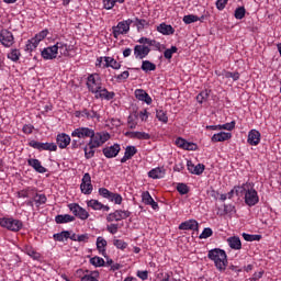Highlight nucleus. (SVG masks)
Listing matches in <instances>:
<instances>
[{
    "label": "nucleus",
    "instance_id": "obj_7",
    "mask_svg": "<svg viewBox=\"0 0 281 281\" xmlns=\"http://www.w3.org/2000/svg\"><path fill=\"white\" fill-rule=\"evenodd\" d=\"M29 146H31V148H35L36 150H50V151L58 150V146L54 143H41L36 140H31L29 143Z\"/></svg>",
    "mask_w": 281,
    "mask_h": 281
},
{
    "label": "nucleus",
    "instance_id": "obj_25",
    "mask_svg": "<svg viewBox=\"0 0 281 281\" xmlns=\"http://www.w3.org/2000/svg\"><path fill=\"white\" fill-rule=\"evenodd\" d=\"M72 221H76V216H72V215H69V214L57 215L55 217V223H57L58 225H60L63 223H72Z\"/></svg>",
    "mask_w": 281,
    "mask_h": 281
},
{
    "label": "nucleus",
    "instance_id": "obj_63",
    "mask_svg": "<svg viewBox=\"0 0 281 281\" xmlns=\"http://www.w3.org/2000/svg\"><path fill=\"white\" fill-rule=\"evenodd\" d=\"M80 189L83 194H91V192H93V184H90L89 187V183H86L85 189L83 188H80Z\"/></svg>",
    "mask_w": 281,
    "mask_h": 281
},
{
    "label": "nucleus",
    "instance_id": "obj_20",
    "mask_svg": "<svg viewBox=\"0 0 281 281\" xmlns=\"http://www.w3.org/2000/svg\"><path fill=\"white\" fill-rule=\"evenodd\" d=\"M68 144H71V137L69 135L65 133L57 135V146L59 148H67Z\"/></svg>",
    "mask_w": 281,
    "mask_h": 281
},
{
    "label": "nucleus",
    "instance_id": "obj_39",
    "mask_svg": "<svg viewBox=\"0 0 281 281\" xmlns=\"http://www.w3.org/2000/svg\"><path fill=\"white\" fill-rule=\"evenodd\" d=\"M156 116H157V120H159V122H162L164 124H168V115L164 110H157Z\"/></svg>",
    "mask_w": 281,
    "mask_h": 281
},
{
    "label": "nucleus",
    "instance_id": "obj_36",
    "mask_svg": "<svg viewBox=\"0 0 281 281\" xmlns=\"http://www.w3.org/2000/svg\"><path fill=\"white\" fill-rule=\"evenodd\" d=\"M243 238L247 243H254V240H261L262 239V235H249L247 233H243Z\"/></svg>",
    "mask_w": 281,
    "mask_h": 281
},
{
    "label": "nucleus",
    "instance_id": "obj_21",
    "mask_svg": "<svg viewBox=\"0 0 281 281\" xmlns=\"http://www.w3.org/2000/svg\"><path fill=\"white\" fill-rule=\"evenodd\" d=\"M157 32L164 34V36H170L171 34H175V27L170 24L161 23L157 26Z\"/></svg>",
    "mask_w": 281,
    "mask_h": 281
},
{
    "label": "nucleus",
    "instance_id": "obj_23",
    "mask_svg": "<svg viewBox=\"0 0 281 281\" xmlns=\"http://www.w3.org/2000/svg\"><path fill=\"white\" fill-rule=\"evenodd\" d=\"M227 243L231 249H235V250L243 249V243L240 241V237L238 236L228 237Z\"/></svg>",
    "mask_w": 281,
    "mask_h": 281
},
{
    "label": "nucleus",
    "instance_id": "obj_43",
    "mask_svg": "<svg viewBox=\"0 0 281 281\" xmlns=\"http://www.w3.org/2000/svg\"><path fill=\"white\" fill-rule=\"evenodd\" d=\"M8 58H10V60H13V63H16V60H19V58H21V52H19V49H12L8 54Z\"/></svg>",
    "mask_w": 281,
    "mask_h": 281
},
{
    "label": "nucleus",
    "instance_id": "obj_27",
    "mask_svg": "<svg viewBox=\"0 0 281 281\" xmlns=\"http://www.w3.org/2000/svg\"><path fill=\"white\" fill-rule=\"evenodd\" d=\"M54 47H57V54L59 52V54L61 56H68L69 55V45H67L66 43L63 42H57Z\"/></svg>",
    "mask_w": 281,
    "mask_h": 281
},
{
    "label": "nucleus",
    "instance_id": "obj_41",
    "mask_svg": "<svg viewBox=\"0 0 281 281\" xmlns=\"http://www.w3.org/2000/svg\"><path fill=\"white\" fill-rule=\"evenodd\" d=\"M113 245L116 249H122V251L128 247V244L122 239H114Z\"/></svg>",
    "mask_w": 281,
    "mask_h": 281
},
{
    "label": "nucleus",
    "instance_id": "obj_14",
    "mask_svg": "<svg viewBox=\"0 0 281 281\" xmlns=\"http://www.w3.org/2000/svg\"><path fill=\"white\" fill-rule=\"evenodd\" d=\"M179 229L199 232V222H196V220H189V221L182 222L179 225Z\"/></svg>",
    "mask_w": 281,
    "mask_h": 281
},
{
    "label": "nucleus",
    "instance_id": "obj_4",
    "mask_svg": "<svg viewBox=\"0 0 281 281\" xmlns=\"http://www.w3.org/2000/svg\"><path fill=\"white\" fill-rule=\"evenodd\" d=\"M87 86L89 91L98 93L102 89V82H100V75L93 74L88 77Z\"/></svg>",
    "mask_w": 281,
    "mask_h": 281
},
{
    "label": "nucleus",
    "instance_id": "obj_60",
    "mask_svg": "<svg viewBox=\"0 0 281 281\" xmlns=\"http://www.w3.org/2000/svg\"><path fill=\"white\" fill-rule=\"evenodd\" d=\"M80 146H82V138H75L71 140V148L76 149V148H80Z\"/></svg>",
    "mask_w": 281,
    "mask_h": 281
},
{
    "label": "nucleus",
    "instance_id": "obj_46",
    "mask_svg": "<svg viewBox=\"0 0 281 281\" xmlns=\"http://www.w3.org/2000/svg\"><path fill=\"white\" fill-rule=\"evenodd\" d=\"M109 201L114 202L116 205H122L123 199L121 194L112 192Z\"/></svg>",
    "mask_w": 281,
    "mask_h": 281
},
{
    "label": "nucleus",
    "instance_id": "obj_58",
    "mask_svg": "<svg viewBox=\"0 0 281 281\" xmlns=\"http://www.w3.org/2000/svg\"><path fill=\"white\" fill-rule=\"evenodd\" d=\"M199 146L194 143H190L187 140V143H184V147L183 150H198Z\"/></svg>",
    "mask_w": 281,
    "mask_h": 281
},
{
    "label": "nucleus",
    "instance_id": "obj_13",
    "mask_svg": "<svg viewBox=\"0 0 281 281\" xmlns=\"http://www.w3.org/2000/svg\"><path fill=\"white\" fill-rule=\"evenodd\" d=\"M56 56H58V47L54 45L42 50V57L44 60H54Z\"/></svg>",
    "mask_w": 281,
    "mask_h": 281
},
{
    "label": "nucleus",
    "instance_id": "obj_42",
    "mask_svg": "<svg viewBox=\"0 0 281 281\" xmlns=\"http://www.w3.org/2000/svg\"><path fill=\"white\" fill-rule=\"evenodd\" d=\"M234 128H236V121L218 125L220 131H234Z\"/></svg>",
    "mask_w": 281,
    "mask_h": 281
},
{
    "label": "nucleus",
    "instance_id": "obj_11",
    "mask_svg": "<svg viewBox=\"0 0 281 281\" xmlns=\"http://www.w3.org/2000/svg\"><path fill=\"white\" fill-rule=\"evenodd\" d=\"M149 54H150V47L146 45H136L134 47V56L139 60H144V58H146V56H148Z\"/></svg>",
    "mask_w": 281,
    "mask_h": 281
},
{
    "label": "nucleus",
    "instance_id": "obj_17",
    "mask_svg": "<svg viewBox=\"0 0 281 281\" xmlns=\"http://www.w3.org/2000/svg\"><path fill=\"white\" fill-rule=\"evenodd\" d=\"M135 98L142 102H146V104H153V98L144 89L135 90Z\"/></svg>",
    "mask_w": 281,
    "mask_h": 281
},
{
    "label": "nucleus",
    "instance_id": "obj_15",
    "mask_svg": "<svg viewBox=\"0 0 281 281\" xmlns=\"http://www.w3.org/2000/svg\"><path fill=\"white\" fill-rule=\"evenodd\" d=\"M187 168L191 175H203L205 170V165L198 164L196 166L193 165L192 160L187 161Z\"/></svg>",
    "mask_w": 281,
    "mask_h": 281
},
{
    "label": "nucleus",
    "instance_id": "obj_22",
    "mask_svg": "<svg viewBox=\"0 0 281 281\" xmlns=\"http://www.w3.org/2000/svg\"><path fill=\"white\" fill-rule=\"evenodd\" d=\"M125 137H131V139H150V134L146 132H126Z\"/></svg>",
    "mask_w": 281,
    "mask_h": 281
},
{
    "label": "nucleus",
    "instance_id": "obj_19",
    "mask_svg": "<svg viewBox=\"0 0 281 281\" xmlns=\"http://www.w3.org/2000/svg\"><path fill=\"white\" fill-rule=\"evenodd\" d=\"M27 164L29 166L34 168L35 171L40 172V175H44V172H47V168L43 167V165H41V160L38 159L31 158L27 160Z\"/></svg>",
    "mask_w": 281,
    "mask_h": 281
},
{
    "label": "nucleus",
    "instance_id": "obj_9",
    "mask_svg": "<svg viewBox=\"0 0 281 281\" xmlns=\"http://www.w3.org/2000/svg\"><path fill=\"white\" fill-rule=\"evenodd\" d=\"M259 198H258V191H256V189H250L248 191H246L245 193V203L246 205H249V207L256 205V203H258Z\"/></svg>",
    "mask_w": 281,
    "mask_h": 281
},
{
    "label": "nucleus",
    "instance_id": "obj_57",
    "mask_svg": "<svg viewBox=\"0 0 281 281\" xmlns=\"http://www.w3.org/2000/svg\"><path fill=\"white\" fill-rule=\"evenodd\" d=\"M36 47H38L37 42L32 38V41H29L26 44V52H33V49H36Z\"/></svg>",
    "mask_w": 281,
    "mask_h": 281
},
{
    "label": "nucleus",
    "instance_id": "obj_3",
    "mask_svg": "<svg viewBox=\"0 0 281 281\" xmlns=\"http://www.w3.org/2000/svg\"><path fill=\"white\" fill-rule=\"evenodd\" d=\"M0 226L10 229V232H19L23 227V222L14 218H0Z\"/></svg>",
    "mask_w": 281,
    "mask_h": 281
},
{
    "label": "nucleus",
    "instance_id": "obj_52",
    "mask_svg": "<svg viewBox=\"0 0 281 281\" xmlns=\"http://www.w3.org/2000/svg\"><path fill=\"white\" fill-rule=\"evenodd\" d=\"M212 234H214V232L212 231V228L206 227L203 229V232L201 233V235L199 236L200 239H205V238H210V236H212Z\"/></svg>",
    "mask_w": 281,
    "mask_h": 281
},
{
    "label": "nucleus",
    "instance_id": "obj_59",
    "mask_svg": "<svg viewBox=\"0 0 281 281\" xmlns=\"http://www.w3.org/2000/svg\"><path fill=\"white\" fill-rule=\"evenodd\" d=\"M149 47H156V49H158V52H161V47H162V49L166 48V46H162L161 43H159V42H157L155 40H151L149 42Z\"/></svg>",
    "mask_w": 281,
    "mask_h": 281
},
{
    "label": "nucleus",
    "instance_id": "obj_54",
    "mask_svg": "<svg viewBox=\"0 0 281 281\" xmlns=\"http://www.w3.org/2000/svg\"><path fill=\"white\" fill-rule=\"evenodd\" d=\"M35 203H38L40 205H43L47 203V196L45 194H36L34 198Z\"/></svg>",
    "mask_w": 281,
    "mask_h": 281
},
{
    "label": "nucleus",
    "instance_id": "obj_24",
    "mask_svg": "<svg viewBox=\"0 0 281 281\" xmlns=\"http://www.w3.org/2000/svg\"><path fill=\"white\" fill-rule=\"evenodd\" d=\"M227 139H232V133L220 132L212 136L211 142H227Z\"/></svg>",
    "mask_w": 281,
    "mask_h": 281
},
{
    "label": "nucleus",
    "instance_id": "obj_56",
    "mask_svg": "<svg viewBox=\"0 0 281 281\" xmlns=\"http://www.w3.org/2000/svg\"><path fill=\"white\" fill-rule=\"evenodd\" d=\"M115 7V0H103V8L105 10H113Z\"/></svg>",
    "mask_w": 281,
    "mask_h": 281
},
{
    "label": "nucleus",
    "instance_id": "obj_64",
    "mask_svg": "<svg viewBox=\"0 0 281 281\" xmlns=\"http://www.w3.org/2000/svg\"><path fill=\"white\" fill-rule=\"evenodd\" d=\"M186 143H187V140L184 138L178 137L176 139V146H178V148H182L183 149L184 146H186Z\"/></svg>",
    "mask_w": 281,
    "mask_h": 281
},
{
    "label": "nucleus",
    "instance_id": "obj_5",
    "mask_svg": "<svg viewBox=\"0 0 281 281\" xmlns=\"http://www.w3.org/2000/svg\"><path fill=\"white\" fill-rule=\"evenodd\" d=\"M133 23V20L128 19L126 21L119 22L116 26H113V36L114 38H117L120 34H127V32L131 30V24Z\"/></svg>",
    "mask_w": 281,
    "mask_h": 281
},
{
    "label": "nucleus",
    "instance_id": "obj_44",
    "mask_svg": "<svg viewBox=\"0 0 281 281\" xmlns=\"http://www.w3.org/2000/svg\"><path fill=\"white\" fill-rule=\"evenodd\" d=\"M135 25L137 26L138 32H142V30H144L149 24H148V21H146L144 19L139 20L136 18Z\"/></svg>",
    "mask_w": 281,
    "mask_h": 281
},
{
    "label": "nucleus",
    "instance_id": "obj_49",
    "mask_svg": "<svg viewBox=\"0 0 281 281\" xmlns=\"http://www.w3.org/2000/svg\"><path fill=\"white\" fill-rule=\"evenodd\" d=\"M177 191L179 194H188V192H190V188H188V184L186 183H178Z\"/></svg>",
    "mask_w": 281,
    "mask_h": 281
},
{
    "label": "nucleus",
    "instance_id": "obj_10",
    "mask_svg": "<svg viewBox=\"0 0 281 281\" xmlns=\"http://www.w3.org/2000/svg\"><path fill=\"white\" fill-rule=\"evenodd\" d=\"M93 132L94 131L89 127H79L71 133V137H78L79 139H85V137H93Z\"/></svg>",
    "mask_w": 281,
    "mask_h": 281
},
{
    "label": "nucleus",
    "instance_id": "obj_12",
    "mask_svg": "<svg viewBox=\"0 0 281 281\" xmlns=\"http://www.w3.org/2000/svg\"><path fill=\"white\" fill-rule=\"evenodd\" d=\"M120 150H122L120 144H114L110 147L103 148L102 153L106 159H113V157H117V155H120Z\"/></svg>",
    "mask_w": 281,
    "mask_h": 281
},
{
    "label": "nucleus",
    "instance_id": "obj_30",
    "mask_svg": "<svg viewBox=\"0 0 281 281\" xmlns=\"http://www.w3.org/2000/svg\"><path fill=\"white\" fill-rule=\"evenodd\" d=\"M204 19V15L199 18V15L189 14L183 16V23H186V25H190V23H196V21H203Z\"/></svg>",
    "mask_w": 281,
    "mask_h": 281
},
{
    "label": "nucleus",
    "instance_id": "obj_53",
    "mask_svg": "<svg viewBox=\"0 0 281 281\" xmlns=\"http://www.w3.org/2000/svg\"><path fill=\"white\" fill-rule=\"evenodd\" d=\"M224 76H225V78H232V80H234V81L240 79V74L238 71H236V72L225 71Z\"/></svg>",
    "mask_w": 281,
    "mask_h": 281
},
{
    "label": "nucleus",
    "instance_id": "obj_18",
    "mask_svg": "<svg viewBox=\"0 0 281 281\" xmlns=\"http://www.w3.org/2000/svg\"><path fill=\"white\" fill-rule=\"evenodd\" d=\"M135 155H137V147L136 146H127L125 148V154H124L123 158L121 159V164H126V161H128V159H133V157H135Z\"/></svg>",
    "mask_w": 281,
    "mask_h": 281
},
{
    "label": "nucleus",
    "instance_id": "obj_45",
    "mask_svg": "<svg viewBox=\"0 0 281 281\" xmlns=\"http://www.w3.org/2000/svg\"><path fill=\"white\" fill-rule=\"evenodd\" d=\"M47 34H49V31L43 30L42 32L35 35L33 41H36V43L40 44L41 41H43L44 38H47Z\"/></svg>",
    "mask_w": 281,
    "mask_h": 281
},
{
    "label": "nucleus",
    "instance_id": "obj_48",
    "mask_svg": "<svg viewBox=\"0 0 281 281\" xmlns=\"http://www.w3.org/2000/svg\"><path fill=\"white\" fill-rule=\"evenodd\" d=\"M246 10H245V7H238L236 10H235V19H245V14H246Z\"/></svg>",
    "mask_w": 281,
    "mask_h": 281
},
{
    "label": "nucleus",
    "instance_id": "obj_55",
    "mask_svg": "<svg viewBox=\"0 0 281 281\" xmlns=\"http://www.w3.org/2000/svg\"><path fill=\"white\" fill-rule=\"evenodd\" d=\"M112 193L113 192L109 191V189H106V188L99 189V194H100V196H103V199H111Z\"/></svg>",
    "mask_w": 281,
    "mask_h": 281
},
{
    "label": "nucleus",
    "instance_id": "obj_32",
    "mask_svg": "<svg viewBox=\"0 0 281 281\" xmlns=\"http://www.w3.org/2000/svg\"><path fill=\"white\" fill-rule=\"evenodd\" d=\"M105 67H111L112 69H120L122 64L117 63L113 57H104Z\"/></svg>",
    "mask_w": 281,
    "mask_h": 281
},
{
    "label": "nucleus",
    "instance_id": "obj_38",
    "mask_svg": "<svg viewBox=\"0 0 281 281\" xmlns=\"http://www.w3.org/2000/svg\"><path fill=\"white\" fill-rule=\"evenodd\" d=\"M177 52H179V48H177V46H171V48H167L165 52H164V57L167 59V60H170L172 58V54H177Z\"/></svg>",
    "mask_w": 281,
    "mask_h": 281
},
{
    "label": "nucleus",
    "instance_id": "obj_6",
    "mask_svg": "<svg viewBox=\"0 0 281 281\" xmlns=\"http://www.w3.org/2000/svg\"><path fill=\"white\" fill-rule=\"evenodd\" d=\"M68 207L77 218H80L81 221H87V218H89V212L80 206V204L71 203Z\"/></svg>",
    "mask_w": 281,
    "mask_h": 281
},
{
    "label": "nucleus",
    "instance_id": "obj_62",
    "mask_svg": "<svg viewBox=\"0 0 281 281\" xmlns=\"http://www.w3.org/2000/svg\"><path fill=\"white\" fill-rule=\"evenodd\" d=\"M83 150H85L86 159H91V157H93V155H95V150H93V149L89 150V147H87V146L83 148Z\"/></svg>",
    "mask_w": 281,
    "mask_h": 281
},
{
    "label": "nucleus",
    "instance_id": "obj_47",
    "mask_svg": "<svg viewBox=\"0 0 281 281\" xmlns=\"http://www.w3.org/2000/svg\"><path fill=\"white\" fill-rule=\"evenodd\" d=\"M209 98H210V92H207V90H205V91L200 92V93L196 95V101H198L200 104H203V101L207 100Z\"/></svg>",
    "mask_w": 281,
    "mask_h": 281
},
{
    "label": "nucleus",
    "instance_id": "obj_29",
    "mask_svg": "<svg viewBox=\"0 0 281 281\" xmlns=\"http://www.w3.org/2000/svg\"><path fill=\"white\" fill-rule=\"evenodd\" d=\"M86 272L89 274L83 276L81 278V281H98V278H100V272L98 270L95 271L86 270Z\"/></svg>",
    "mask_w": 281,
    "mask_h": 281
},
{
    "label": "nucleus",
    "instance_id": "obj_2",
    "mask_svg": "<svg viewBox=\"0 0 281 281\" xmlns=\"http://www.w3.org/2000/svg\"><path fill=\"white\" fill-rule=\"evenodd\" d=\"M111 139V134L104 133V132H99L95 133L93 132V135L90 136V140L88 143V147L90 150H93V148H100L103 144H106Z\"/></svg>",
    "mask_w": 281,
    "mask_h": 281
},
{
    "label": "nucleus",
    "instance_id": "obj_1",
    "mask_svg": "<svg viewBox=\"0 0 281 281\" xmlns=\"http://www.w3.org/2000/svg\"><path fill=\"white\" fill-rule=\"evenodd\" d=\"M209 258L215 262L216 269L220 271H225L227 267V254L225 250L221 248H214L209 251Z\"/></svg>",
    "mask_w": 281,
    "mask_h": 281
},
{
    "label": "nucleus",
    "instance_id": "obj_33",
    "mask_svg": "<svg viewBox=\"0 0 281 281\" xmlns=\"http://www.w3.org/2000/svg\"><path fill=\"white\" fill-rule=\"evenodd\" d=\"M99 97L103 98L104 100H113L115 98V92H110L106 88H101L99 91Z\"/></svg>",
    "mask_w": 281,
    "mask_h": 281
},
{
    "label": "nucleus",
    "instance_id": "obj_28",
    "mask_svg": "<svg viewBox=\"0 0 281 281\" xmlns=\"http://www.w3.org/2000/svg\"><path fill=\"white\" fill-rule=\"evenodd\" d=\"M164 175H166V171L159 167L151 169L148 172V177H150V179H164Z\"/></svg>",
    "mask_w": 281,
    "mask_h": 281
},
{
    "label": "nucleus",
    "instance_id": "obj_40",
    "mask_svg": "<svg viewBox=\"0 0 281 281\" xmlns=\"http://www.w3.org/2000/svg\"><path fill=\"white\" fill-rule=\"evenodd\" d=\"M88 207H91L92 210H102L103 204L98 200H90L87 202Z\"/></svg>",
    "mask_w": 281,
    "mask_h": 281
},
{
    "label": "nucleus",
    "instance_id": "obj_61",
    "mask_svg": "<svg viewBox=\"0 0 281 281\" xmlns=\"http://www.w3.org/2000/svg\"><path fill=\"white\" fill-rule=\"evenodd\" d=\"M108 232L110 234H117V229H120V225L117 224H111L106 227Z\"/></svg>",
    "mask_w": 281,
    "mask_h": 281
},
{
    "label": "nucleus",
    "instance_id": "obj_16",
    "mask_svg": "<svg viewBox=\"0 0 281 281\" xmlns=\"http://www.w3.org/2000/svg\"><path fill=\"white\" fill-rule=\"evenodd\" d=\"M260 132L257 131V130H251L249 133H248V144L250 146H258V144H260Z\"/></svg>",
    "mask_w": 281,
    "mask_h": 281
},
{
    "label": "nucleus",
    "instance_id": "obj_34",
    "mask_svg": "<svg viewBox=\"0 0 281 281\" xmlns=\"http://www.w3.org/2000/svg\"><path fill=\"white\" fill-rule=\"evenodd\" d=\"M115 221H124L131 216L130 211H122V210H116L114 212Z\"/></svg>",
    "mask_w": 281,
    "mask_h": 281
},
{
    "label": "nucleus",
    "instance_id": "obj_26",
    "mask_svg": "<svg viewBox=\"0 0 281 281\" xmlns=\"http://www.w3.org/2000/svg\"><path fill=\"white\" fill-rule=\"evenodd\" d=\"M106 239H104L103 237H98L97 238V249L100 254H102V256H104V258H106Z\"/></svg>",
    "mask_w": 281,
    "mask_h": 281
},
{
    "label": "nucleus",
    "instance_id": "obj_35",
    "mask_svg": "<svg viewBox=\"0 0 281 281\" xmlns=\"http://www.w3.org/2000/svg\"><path fill=\"white\" fill-rule=\"evenodd\" d=\"M71 236V233L69 231H64L61 233H57L54 235L55 240H58V243H63L65 238H69Z\"/></svg>",
    "mask_w": 281,
    "mask_h": 281
},
{
    "label": "nucleus",
    "instance_id": "obj_37",
    "mask_svg": "<svg viewBox=\"0 0 281 281\" xmlns=\"http://www.w3.org/2000/svg\"><path fill=\"white\" fill-rule=\"evenodd\" d=\"M90 265H93V267H104V265H106V262L101 257H92L90 259Z\"/></svg>",
    "mask_w": 281,
    "mask_h": 281
},
{
    "label": "nucleus",
    "instance_id": "obj_51",
    "mask_svg": "<svg viewBox=\"0 0 281 281\" xmlns=\"http://www.w3.org/2000/svg\"><path fill=\"white\" fill-rule=\"evenodd\" d=\"M88 183V187L91 188V175L89 173H85L83 175V178L81 180V184H80V188H83L85 190V184Z\"/></svg>",
    "mask_w": 281,
    "mask_h": 281
},
{
    "label": "nucleus",
    "instance_id": "obj_50",
    "mask_svg": "<svg viewBox=\"0 0 281 281\" xmlns=\"http://www.w3.org/2000/svg\"><path fill=\"white\" fill-rule=\"evenodd\" d=\"M142 201L145 203V205H149V203L153 201V196L150 195V192L144 191L142 193Z\"/></svg>",
    "mask_w": 281,
    "mask_h": 281
},
{
    "label": "nucleus",
    "instance_id": "obj_8",
    "mask_svg": "<svg viewBox=\"0 0 281 281\" xmlns=\"http://www.w3.org/2000/svg\"><path fill=\"white\" fill-rule=\"evenodd\" d=\"M0 43L4 47H12L14 45V35L8 30H2L0 33Z\"/></svg>",
    "mask_w": 281,
    "mask_h": 281
},
{
    "label": "nucleus",
    "instance_id": "obj_31",
    "mask_svg": "<svg viewBox=\"0 0 281 281\" xmlns=\"http://www.w3.org/2000/svg\"><path fill=\"white\" fill-rule=\"evenodd\" d=\"M140 69L148 74V71H155V69H157V65L153 64L150 60H143Z\"/></svg>",
    "mask_w": 281,
    "mask_h": 281
}]
</instances>
